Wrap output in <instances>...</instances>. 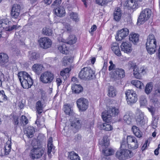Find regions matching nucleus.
Masks as SVG:
<instances>
[{
	"label": "nucleus",
	"mask_w": 160,
	"mask_h": 160,
	"mask_svg": "<svg viewBox=\"0 0 160 160\" xmlns=\"http://www.w3.org/2000/svg\"><path fill=\"white\" fill-rule=\"evenodd\" d=\"M126 147V140L124 139H122L121 144V149L118 151L116 154V157L118 159L120 160H125L133 156V152L128 149H125Z\"/></svg>",
	"instance_id": "obj_1"
},
{
	"label": "nucleus",
	"mask_w": 160,
	"mask_h": 160,
	"mask_svg": "<svg viewBox=\"0 0 160 160\" xmlns=\"http://www.w3.org/2000/svg\"><path fill=\"white\" fill-rule=\"evenodd\" d=\"M18 77L22 87L25 89L30 88L33 84L32 80L26 72H21L18 73Z\"/></svg>",
	"instance_id": "obj_2"
},
{
	"label": "nucleus",
	"mask_w": 160,
	"mask_h": 160,
	"mask_svg": "<svg viewBox=\"0 0 160 160\" xmlns=\"http://www.w3.org/2000/svg\"><path fill=\"white\" fill-rule=\"evenodd\" d=\"M157 43L156 40L154 35L150 34L148 36L146 43V48L149 54L152 55L156 52Z\"/></svg>",
	"instance_id": "obj_3"
},
{
	"label": "nucleus",
	"mask_w": 160,
	"mask_h": 160,
	"mask_svg": "<svg viewBox=\"0 0 160 160\" xmlns=\"http://www.w3.org/2000/svg\"><path fill=\"white\" fill-rule=\"evenodd\" d=\"M119 113L118 109L115 107H112L109 108L108 111H105L102 114L103 120L106 122L110 121L112 119V116H115Z\"/></svg>",
	"instance_id": "obj_4"
},
{
	"label": "nucleus",
	"mask_w": 160,
	"mask_h": 160,
	"mask_svg": "<svg viewBox=\"0 0 160 160\" xmlns=\"http://www.w3.org/2000/svg\"><path fill=\"white\" fill-rule=\"evenodd\" d=\"M107 139V136L103 137V139L99 141V144L103 147L102 154L106 156H108L112 155L114 153V151L112 148L108 149L107 148L109 145V142L108 141Z\"/></svg>",
	"instance_id": "obj_5"
},
{
	"label": "nucleus",
	"mask_w": 160,
	"mask_h": 160,
	"mask_svg": "<svg viewBox=\"0 0 160 160\" xmlns=\"http://www.w3.org/2000/svg\"><path fill=\"white\" fill-rule=\"evenodd\" d=\"M9 21L8 18H3L0 20V28L3 29L7 31L10 32L13 30H17L18 28L20 27V26L18 25H13L12 26H9Z\"/></svg>",
	"instance_id": "obj_6"
},
{
	"label": "nucleus",
	"mask_w": 160,
	"mask_h": 160,
	"mask_svg": "<svg viewBox=\"0 0 160 160\" xmlns=\"http://www.w3.org/2000/svg\"><path fill=\"white\" fill-rule=\"evenodd\" d=\"M125 95L127 102L128 105H132L138 100L137 95L133 90H127L125 92Z\"/></svg>",
	"instance_id": "obj_7"
},
{
	"label": "nucleus",
	"mask_w": 160,
	"mask_h": 160,
	"mask_svg": "<svg viewBox=\"0 0 160 160\" xmlns=\"http://www.w3.org/2000/svg\"><path fill=\"white\" fill-rule=\"evenodd\" d=\"M151 13V10L148 8H146L142 10L138 19V25H140L147 21L150 17Z\"/></svg>",
	"instance_id": "obj_8"
},
{
	"label": "nucleus",
	"mask_w": 160,
	"mask_h": 160,
	"mask_svg": "<svg viewBox=\"0 0 160 160\" xmlns=\"http://www.w3.org/2000/svg\"><path fill=\"white\" fill-rule=\"evenodd\" d=\"M94 72L91 68L85 67L82 68L79 74V78L82 79H90L92 78Z\"/></svg>",
	"instance_id": "obj_9"
},
{
	"label": "nucleus",
	"mask_w": 160,
	"mask_h": 160,
	"mask_svg": "<svg viewBox=\"0 0 160 160\" xmlns=\"http://www.w3.org/2000/svg\"><path fill=\"white\" fill-rule=\"evenodd\" d=\"M110 75L115 80H120L125 76V71L122 68H117L110 72Z\"/></svg>",
	"instance_id": "obj_10"
},
{
	"label": "nucleus",
	"mask_w": 160,
	"mask_h": 160,
	"mask_svg": "<svg viewBox=\"0 0 160 160\" xmlns=\"http://www.w3.org/2000/svg\"><path fill=\"white\" fill-rule=\"evenodd\" d=\"M44 152L42 148L34 147L31 150L30 155L32 159H37L42 157Z\"/></svg>",
	"instance_id": "obj_11"
},
{
	"label": "nucleus",
	"mask_w": 160,
	"mask_h": 160,
	"mask_svg": "<svg viewBox=\"0 0 160 160\" xmlns=\"http://www.w3.org/2000/svg\"><path fill=\"white\" fill-rule=\"evenodd\" d=\"M129 30L127 28H124L118 30L115 36L116 40L118 41L123 40L127 37L129 34Z\"/></svg>",
	"instance_id": "obj_12"
},
{
	"label": "nucleus",
	"mask_w": 160,
	"mask_h": 160,
	"mask_svg": "<svg viewBox=\"0 0 160 160\" xmlns=\"http://www.w3.org/2000/svg\"><path fill=\"white\" fill-rule=\"evenodd\" d=\"M76 103L80 111H85L88 107V100L83 98H81L78 99Z\"/></svg>",
	"instance_id": "obj_13"
},
{
	"label": "nucleus",
	"mask_w": 160,
	"mask_h": 160,
	"mask_svg": "<svg viewBox=\"0 0 160 160\" xmlns=\"http://www.w3.org/2000/svg\"><path fill=\"white\" fill-rule=\"evenodd\" d=\"M38 42L40 47L44 49L50 48L52 44L51 40L47 37L40 38Z\"/></svg>",
	"instance_id": "obj_14"
},
{
	"label": "nucleus",
	"mask_w": 160,
	"mask_h": 160,
	"mask_svg": "<svg viewBox=\"0 0 160 160\" xmlns=\"http://www.w3.org/2000/svg\"><path fill=\"white\" fill-rule=\"evenodd\" d=\"M135 118L137 124L141 126L144 125L148 121V118L144 117V113L140 111L137 113Z\"/></svg>",
	"instance_id": "obj_15"
},
{
	"label": "nucleus",
	"mask_w": 160,
	"mask_h": 160,
	"mask_svg": "<svg viewBox=\"0 0 160 160\" xmlns=\"http://www.w3.org/2000/svg\"><path fill=\"white\" fill-rule=\"evenodd\" d=\"M53 78V75L50 72H45L41 75L40 77L41 81L44 83L51 82Z\"/></svg>",
	"instance_id": "obj_16"
},
{
	"label": "nucleus",
	"mask_w": 160,
	"mask_h": 160,
	"mask_svg": "<svg viewBox=\"0 0 160 160\" xmlns=\"http://www.w3.org/2000/svg\"><path fill=\"white\" fill-rule=\"evenodd\" d=\"M120 48L122 51L127 54L131 53L132 50V44L128 41L123 42Z\"/></svg>",
	"instance_id": "obj_17"
},
{
	"label": "nucleus",
	"mask_w": 160,
	"mask_h": 160,
	"mask_svg": "<svg viewBox=\"0 0 160 160\" xmlns=\"http://www.w3.org/2000/svg\"><path fill=\"white\" fill-rule=\"evenodd\" d=\"M20 6L17 4H14L12 8L11 15L12 18H17L20 14Z\"/></svg>",
	"instance_id": "obj_18"
},
{
	"label": "nucleus",
	"mask_w": 160,
	"mask_h": 160,
	"mask_svg": "<svg viewBox=\"0 0 160 160\" xmlns=\"http://www.w3.org/2000/svg\"><path fill=\"white\" fill-rule=\"evenodd\" d=\"M62 41V39L61 42H60V44L58 47V49L61 53L67 54L68 53L69 49V48L67 46L68 44L67 43H65V42H63Z\"/></svg>",
	"instance_id": "obj_19"
},
{
	"label": "nucleus",
	"mask_w": 160,
	"mask_h": 160,
	"mask_svg": "<svg viewBox=\"0 0 160 160\" xmlns=\"http://www.w3.org/2000/svg\"><path fill=\"white\" fill-rule=\"evenodd\" d=\"M55 14L58 17H62L65 15V10L64 7L62 6H59L54 9Z\"/></svg>",
	"instance_id": "obj_20"
},
{
	"label": "nucleus",
	"mask_w": 160,
	"mask_h": 160,
	"mask_svg": "<svg viewBox=\"0 0 160 160\" xmlns=\"http://www.w3.org/2000/svg\"><path fill=\"white\" fill-rule=\"evenodd\" d=\"M111 48L114 54L120 57L122 55L118 43L116 42L113 43L111 45Z\"/></svg>",
	"instance_id": "obj_21"
},
{
	"label": "nucleus",
	"mask_w": 160,
	"mask_h": 160,
	"mask_svg": "<svg viewBox=\"0 0 160 160\" xmlns=\"http://www.w3.org/2000/svg\"><path fill=\"white\" fill-rule=\"evenodd\" d=\"M64 111L66 114L69 116L76 117L77 114L73 112L72 107L69 104L65 105L64 106Z\"/></svg>",
	"instance_id": "obj_22"
},
{
	"label": "nucleus",
	"mask_w": 160,
	"mask_h": 160,
	"mask_svg": "<svg viewBox=\"0 0 160 160\" xmlns=\"http://www.w3.org/2000/svg\"><path fill=\"white\" fill-rule=\"evenodd\" d=\"M129 37L130 41L133 44H137L139 41V35L138 33L132 32L130 33Z\"/></svg>",
	"instance_id": "obj_23"
},
{
	"label": "nucleus",
	"mask_w": 160,
	"mask_h": 160,
	"mask_svg": "<svg viewBox=\"0 0 160 160\" xmlns=\"http://www.w3.org/2000/svg\"><path fill=\"white\" fill-rule=\"evenodd\" d=\"M126 6L128 9H134L138 8V4L136 0H127Z\"/></svg>",
	"instance_id": "obj_24"
},
{
	"label": "nucleus",
	"mask_w": 160,
	"mask_h": 160,
	"mask_svg": "<svg viewBox=\"0 0 160 160\" xmlns=\"http://www.w3.org/2000/svg\"><path fill=\"white\" fill-rule=\"evenodd\" d=\"M122 13L121 9L117 8L115 9L113 12V18L116 21H119L121 19Z\"/></svg>",
	"instance_id": "obj_25"
},
{
	"label": "nucleus",
	"mask_w": 160,
	"mask_h": 160,
	"mask_svg": "<svg viewBox=\"0 0 160 160\" xmlns=\"http://www.w3.org/2000/svg\"><path fill=\"white\" fill-rule=\"evenodd\" d=\"M8 56L6 54L3 53H0V63L1 65L5 66L8 62Z\"/></svg>",
	"instance_id": "obj_26"
},
{
	"label": "nucleus",
	"mask_w": 160,
	"mask_h": 160,
	"mask_svg": "<svg viewBox=\"0 0 160 160\" xmlns=\"http://www.w3.org/2000/svg\"><path fill=\"white\" fill-rule=\"evenodd\" d=\"M35 132V129L33 127L29 126L28 127L25 131V133L28 138H32Z\"/></svg>",
	"instance_id": "obj_27"
},
{
	"label": "nucleus",
	"mask_w": 160,
	"mask_h": 160,
	"mask_svg": "<svg viewBox=\"0 0 160 160\" xmlns=\"http://www.w3.org/2000/svg\"><path fill=\"white\" fill-rule=\"evenodd\" d=\"M77 38L74 35H71L69 37L67 40H65L62 39V41L65 42V43H67L68 44H73L75 43L77 41Z\"/></svg>",
	"instance_id": "obj_28"
},
{
	"label": "nucleus",
	"mask_w": 160,
	"mask_h": 160,
	"mask_svg": "<svg viewBox=\"0 0 160 160\" xmlns=\"http://www.w3.org/2000/svg\"><path fill=\"white\" fill-rule=\"evenodd\" d=\"M132 130L134 135L138 138L141 137L142 135V133L140 130L136 126H132Z\"/></svg>",
	"instance_id": "obj_29"
},
{
	"label": "nucleus",
	"mask_w": 160,
	"mask_h": 160,
	"mask_svg": "<svg viewBox=\"0 0 160 160\" xmlns=\"http://www.w3.org/2000/svg\"><path fill=\"white\" fill-rule=\"evenodd\" d=\"M71 122V126L74 128L76 131L81 128V124L78 118H75L73 121Z\"/></svg>",
	"instance_id": "obj_30"
},
{
	"label": "nucleus",
	"mask_w": 160,
	"mask_h": 160,
	"mask_svg": "<svg viewBox=\"0 0 160 160\" xmlns=\"http://www.w3.org/2000/svg\"><path fill=\"white\" fill-rule=\"evenodd\" d=\"M72 91L76 93H79L82 91V87L79 84H73L72 87Z\"/></svg>",
	"instance_id": "obj_31"
},
{
	"label": "nucleus",
	"mask_w": 160,
	"mask_h": 160,
	"mask_svg": "<svg viewBox=\"0 0 160 160\" xmlns=\"http://www.w3.org/2000/svg\"><path fill=\"white\" fill-rule=\"evenodd\" d=\"M43 68L42 65L40 64H34L32 67L33 71L37 74H39Z\"/></svg>",
	"instance_id": "obj_32"
},
{
	"label": "nucleus",
	"mask_w": 160,
	"mask_h": 160,
	"mask_svg": "<svg viewBox=\"0 0 160 160\" xmlns=\"http://www.w3.org/2000/svg\"><path fill=\"white\" fill-rule=\"evenodd\" d=\"M133 66V74L135 77L137 79H140L141 78V77L140 74L139 69L138 68L137 66L135 65L133 63V65L131 67Z\"/></svg>",
	"instance_id": "obj_33"
},
{
	"label": "nucleus",
	"mask_w": 160,
	"mask_h": 160,
	"mask_svg": "<svg viewBox=\"0 0 160 160\" xmlns=\"http://www.w3.org/2000/svg\"><path fill=\"white\" fill-rule=\"evenodd\" d=\"M123 119L125 122L128 125L131 124L134 120L133 117L128 114H126L124 116Z\"/></svg>",
	"instance_id": "obj_34"
},
{
	"label": "nucleus",
	"mask_w": 160,
	"mask_h": 160,
	"mask_svg": "<svg viewBox=\"0 0 160 160\" xmlns=\"http://www.w3.org/2000/svg\"><path fill=\"white\" fill-rule=\"evenodd\" d=\"M70 69L69 68H66L60 72V74L65 80L69 77V72Z\"/></svg>",
	"instance_id": "obj_35"
},
{
	"label": "nucleus",
	"mask_w": 160,
	"mask_h": 160,
	"mask_svg": "<svg viewBox=\"0 0 160 160\" xmlns=\"http://www.w3.org/2000/svg\"><path fill=\"white\" fill-rule=\"evenodd\" d=\"M44 119L42 117L40 119L39 118V117L37 116V119L35 123L40 128H42L45 126Z\"/></svg>",
	"instance_id": "obj_36"
},
{
	"label": "nucleus",
	"mask_w": 160,
	"mask_h": 160,
	"mask_svg": "<svg viewBox=\"0 0 160 160\" xmlns=\"http://www.w3.org/2000/svg\"><path fill=\"white\" fill-rule=\"evenodd\" d=\"M52 142V137H50L48 139V154L49 156H50L52 150L53 148Z\"/></svg>",
	"instance_id": "obj_37"
},
{
	"label": "nucleus",
	"mask_w": 160,
	"mask_h": 160,
	"mask_svg": "<svg viewBox=\"0 0 160 160\" xmlns=\"http://www.w3.org/2000/svg\"><path fill=\"white\" fill-rule=\"evenodd\" d=\"M116 90L113 87L110 86L108 89V96L109 97H114L116 94Z\"/></svg>",
	"instance_id": "obj_38"
},
{
	"label": "nucleus",
	"mask_w": 160,
	"mask_h": 160,
	"mask_svg": "<svg viewBox=\"0 0 160 160\" xmlns=\"http://www.w3.org/2000/svg\"><path fill=\"white\" fill-rule=\"evenodd\" d=\"M5 154H8L11 151V141L8 140L6 143L4 147Z\"/></svg>",
	"instance_id": "obj_39"
},
{
	"label": "nucleus",
	"mask_w": 160,
	"mask_h": 160,
	"mask_svg": "<svg viewBox=\"0 0 160 160\" xmlns=\"http://www.w3.org/2000/svg\"><path fill=\"white\" fill-rule=\"evenodd\" d=\"M73 57H65L63 58V62L64 65H66L72 63L73 61Z\"/></svg>",
	"instance_id": "obj_40"
},
{
	"label": "nucleus",
	"mask_w": 160,
	"mask_h": 160,
	"mask_svg": "<svg viewBox=\"0 0 160 160\" xmlns=\"http://www.w3.org/2000/svg\"><path fill=\"white\" fill-rule=\"evenodd\" d=\"M131 83L138 88L141 89L142 87H143V84L140 81L135 80H132Z\"/></svg>",
	"instance_id": "obj_41"
},
{
	"label": "nucleus",
	"mask_w": 160,
	"mask_h": 160,
	"mask_svg": "<svg viewBox=\"0 0 160 160\" xmlns=\"http://www.w3.org/2000/svg\"><path fill=\"white\" fill-rule=\"evenodd\" d=\"M137 140L136 138L133 136H128L127 138V142H126V145L127 146L131 144L132 142Z\"/></svg>",
	"instance_id": "obj_42"
},
{
	"label": "nucleus",
	"mask_w": 160,
	"mask_h": 160,
	"mask_svg": "<svg viewBox=\"0 0 160 160\" xmlns=\"http://www.w3.org/2000/svg\"><path fill=\"white\" fill-rule=\"evenodd\" d=\"M68 158L72 160H79L78 155L74 152L72 151L69 153Z\"/></svg>",
	"instance_id": "obj_43"
},
{
	"label": "nucleus",
	"mask_w": 160,
	"mask_h": 160,
	"mask_svg": "<svg viewBox=\"0 0 160 160\" xmlns=\"http://www.w3.org/2000/svg\"><path fill=\"white\" fill-rule=\"evenodd\" d=\"M36 108L38 114H41L42 111V105L40 101H38L36 104Z\"/></svg>",
	"instance_id": "obj_44"
},
{
	"label": "nucleus",
	"mask_w": 160,
	"mask_h": 160,
	"mask_svg": "<svg viewBox=\"0 0 160 160\" xmlns=\"http://www.w3.org/2000/svg\"><path fill=\"white\" fill-rule=\"evenodd\" d=\"M69 16L71 19L75 22H77L79 20L78 15L76 12H71L69 14Z\"/></svg>",
	"instance_id": "obj_45"
},
{
	"label": "nucleus",
	"mask_w": 160,
	"mask_h": 160,
	"mask_svg": "<svg viewBox=\"0 0 160 160\" xmlns=\"http://www.w3.org/2000/svg\"><path fill=\"white\" fill-rule=\"evenodd\" d=\"M42 33L45 35L50 36L52 33V30L48 28H44L42 29Z\"/></svg>",
	"instance_id": "obj_46"
},
{
	"label": "nucleus",
	"mask_w": 160,
	"mask_h": 160,
	"mask_svg": "<svg viewBox=\"0 0 160 160\" xmlns=\"http://www.w3.org/2000/svg\"><path fill=\"white\" fill-rule=\"evenodd\" d=\"M106 122V123H104L102 124V129L107 131H109L112 130L113 129L112 126L107 123V122H108H108Z\"/></svg>",
	"instance_id": "obj_47"
},
{
	"label": "nucleus",
	"mask_w": 160,
	"mask_h": 160,
	"mask_svg": "<svg viewBox=\"0 0 160 160\" xmlns=\"http://www.w3.org/2000/svg\"><path fill=\"white\" fill-rule=\"evenodd\" d=\"M138 147V143L137 140L133 142H132L131 144H129L128 146V148L133 150L137 149Z\"/></svg>",
	"instance_id": "obj_48"
},
{
	"label": "nucleus",
	"mask_w": 160,
	"mask_h": 160,
	"mask_svg": "<svg viewBox=\"0 0 160 160\" xmlns=\"http://www.w3.org/2000/svg\"><path fill=\"white\" fill-rule=\"evenodd\" d=\"M29 55L30 59L32 60H34L37 59L39 57V55L34 52H30Z\"/></svg>",
	"instance_id": "obj_49"
},
{
	"label": "nucleus",
	"mask_w": 160,
	"mask_h": 160,
	"mask_svg": "<svg viewBox=\"0 0 160 160\" xmlns=\"http://www.w3.org/2000/svg\"><path fill=\"white\" fill-rule=\"evenodd\" d=\"M7 97L5 95L4 91H0V102H2L7 100Z\"/></svg>",
	"instance_id": "obj_50"
},
{
	"label": "nucleus",
	"mask_w": 160,
	"mask_h": 160,
	"mask_svg": "<svg viewBox=\"0 0 160 160\" xmlns=\"http://www.w3.org/2000/svg\"><path fill=\"white\" fill-rule=\"evenodd\" d=\"M152 88V83H148L145 88V92L147 94H149L151 91Z\"/></svg>",
	"instance_id": "obj_51"
},
{
	"label": "nucleus",
	"mask_w": 160,
	"mask_h": 160,
	"mask_svg": "<svg viewBox=\"0 0 160 160\" xmlns=\"http://www.w3.org/2000/svg\"><path fill=\"white\" fill-rule=\"evenodd\" d=\"M58 24L60 26L62 25H63V26H64L63 28L62 29V30H63L64 31H69L71 29V27L68 23H66V22H64L63 23H59Z\"/></svg>",
	"instance_id": "obj_52"
},
{
	"label": "nucleus",
	"mask_w": 160,
	"mask_h": 160,
	"mask_svg": "<svg viewBox=\"0 0 160 160\" xmlns=\"http://www.w3.org/2000/svg\"><path fill=\"white\" fill-rule=\"evenodd\" d=\"M28 120L25 116H22L20 121V123L21 125H25L28 124Z\"/></svg>",
	"instance_id": "obj_53"
},
{
	"label": "nucleus",
	"mask_w": 160,
	"mask_h": 160,
	"mask_svg": "<svg viewBox=\"0 0 160 160\" xmlns=\"http://www.w3.org/2000/svg\"><path fill=\"white\" fill-rule=\"evenodd\" d=\"M140 102L141 106H145L147 105V101L145 97L142 96L141 97Z\"/></svg>",
	"instance_id": "obj_54"
},
{
	"label": "nucleus",
	"mask_w": 160,
	"mask_h": 160,
	"mask_svg": "<svg viewBox=\"0 0 160 160\" xmlns=\"http://www.w3.org/2000/svg\"><path fill=\"white\" fill-rule=\"evenodd\" d=\"M8 81V79L5 78L4 75L3 73H0V86L2 85L3 82Z\"/></svg>",
	"instance_id": "obj_55"
},
{
	"label": "nucleus",
	"mask_w": 160,
	"mask_h": 160,
	"mask_svg": "<svg viewBox=\"0 0 160 160\" xmlns=\"http://www.w3.org/2000/svg\"><path fill=\"white\" fill-rule=\"evenodd\" d=\"M62 2L61 0H55L53 2L52 5L56 6L59 7Z\"/></svg>",
	"instance_id": "obj_56"
},
{
	"label": "nucleus",
	"mask_w": 160,
	"mask_h": 160,
	"mask_svg": "<svg viewBox=\"0 0 160 160\" xmlns=\"http://www.w3.org/2000/svg\"><path fill=\"white\" fill-rule=\"evenodd\" d=\"M97 29V27L95 25H93L91 28L90 30L89 31V32L92 35V32L95 31Z\"/></svg>",
	"instance_id": "obj_57"
},
{
	"label": "nucleus",
	"mask_w": 160,
	"mask_h": 160,
	"mask_svg": "<svg viewBox=\"0 0 160 160\" xmlns=\"http://www.w3.org/2000/svg\"><path fill=\"white\" fill-rule=\"evenodd\" d=\"M109 63L110 64V66L109 67V70L111 71L112 70L115 69H114L115 67V65L112 62V61H110L109 62Z\"/></svg>",
	"instance_id": "obj_58"
},
{
	"label": "nucleus",
	"mask_w": 160,
	"mask_h": 160,
	"mask_svg": "<svg viewBox=\"0 0 160 160\" xmlns=\"http://www.w3.org/2000/svg\"><path fill=\"white\" fill-rule=\"evenodd\" d=\"M139 70L140 74H142L144 75L146 73V69L144 67H141Z\"/></svg>",
	"instance_id": "obj_59"
},
{
	"label": "nucleus",
	"mask_w": 160,
	"mask_h": 160,
	"mask_svg": "<svg viewBox=\"0 0 160 160\" xmlns=\"http://www.w3.org/2000/svg\"><path fill=\"white\" fill-rule=\"evenodd\" d=\"M56 82L58 87L62 83V80L59 78H57Z\"/></svg>",
	"instance_id": "obj_60"
},
{
	"label": "nucleus",
	"mask_w": 160,
	"mask_h": 160,
	"mask_svg": "<svg viewBox=\"0 0 160 160\" xmlns=\"http://www.w3.org/2000/svg\"><path fill=\"white\" fill-rule=\"evenodd\" d=\"M148 140H147L145 142L144 144L142 146V150H144L148 146Z\"/></svg>",
	"instance_id": "obj_61"
},
{
	"label": "nucleus",
	"mask_w": 160,
	"mask_h": 160,
	"mask_svg": "<svg viewBox=\"0 0 160 160\" xmlns=\"http://www.w3.org/2000/svg\"><path fill=\"white\" fill-rule=\"evenodd\" d=\"M104 0H96V3L101 6H103Z\"/></svg>",
	"instance_id": "obj_62"
},
{
	"label": "nucleus",
	"mask_w": 160,
	"mask_h": 160,
	"mask_svg": "<svg viewBox=\"0 0 160 160\" xmlns=\"http://www.w3.org/2000/svg\"><path fill=\"white\" fill-rule=\"evenodd\" d=\"M148 110L149 111L151 112L152 114V115H153L154 113V108L152 107H150V108H148Z\"/></svg>",
	"instance_id": "obj_63"
},
{
	"label": "nucleus",
	"mask_w": 160,
	"mask_h": 160,
	"mask_svg": "<svg viewBox=\"0 0 160 160\" xmlns=\"http://www.w3.org/2000/svg\"><path fill=\"white\" fill-rule=\"evenodd\" d=\"M157 125V122L156 121L154 120L152 123V128H153L155 129L156 128Z\"/></svg>",
	"instance_id": "obj_64"
}]
</instances>
